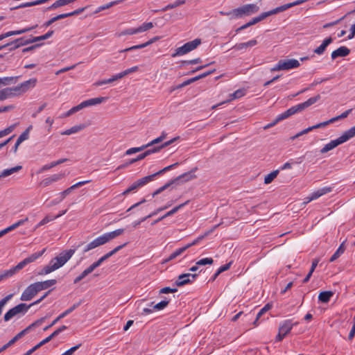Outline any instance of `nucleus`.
I'll use <instances>...</instances> for the list:
<instances>
[{
    "mask_svg": "<svg viewBox=\"0 0 355 355\" xmlns=\"http://www.w3.org/2000/svg\"><path fill=\"white\" fill-rule=\"evenodd\" d=\"M75 249H70L69 250L62 251L57 257L53 258L48 265L45 266L43 269L39 272V275H44L49 274L62 266H63L74 254Z\"/></svg>",
    "mask_w": 355,
    "mask_h": 355,
    "instance_id": "1",
    "label": "nucleus"
},
{
    "mask_svg": "<svg viewBox=\"0 0 355 355\" xmlns=\"http://www.w3.org/2000/svg\"><path fill=\"white\" fill-rule=\"evenodd\" d=\"M320 95L318 94L314 97H311L309 98L307 101H306L304 103H300L298 105H294L287 110H286L284 112L279 114L277 116V121H281L282 120H284L291 116L303 111L306 108L309 107V106L312 105L313 104L315 103L318 100L320 99Z\"/></svg>",
    "mask_w": 355,
    "mask_h": 355,
    "instance_id": "2",
    "label": "nucleus"
},
{
    "mask_svg": "<svg viewBox=\"0 0 355 355\" xmlns=\"http://www.w3.org/2000/svg\"><path fill=\"white\" fill-rule=\"evenodd\" d=\"M178 164H179V163L176 162L175 164H171L170 166H168L164 168L163 169L159 171L157 173H153L152 175H147V176H145L144 178H141L137 180L132 185H130L126 190H125L122 193V195H123V196L127 195L129 193L135 191V189L144 186L145 184H146L149 182L153 181L154 180V178L156 177L157 175L163 174L164 173H165V172H166V171L173 168L174 167H175Z\"/></svg>",
    "mask_w": 355,
    "mask_h": 355,
    "instance_id": "3",
    "label": "nucleus"
},
{
    "mask_svg": "<svg viewBox=\"0 0 355 355\" xmlns=\"http://www.w3.org/2000/svg\"><path fill=\"white\" fill-rule=\"evenodd\" d=\"M31 308V305H27L24 303H21L13 308L8 310L3 316L5 322H8L11 319L17 317L19 318L24 315Z\"/></svg>",
    "mask_w": 355,
    "mask_h": 355,
    "instance_id": "4",
    "label": "nucleus"
},
{
    "mask_svg": "<svg viewBox=\"0 0 355 355\" xmlns=\"http://www.w3.org/2000/svg\"><path fill=\"white\" fill-rule=\"evenodd\" d=\"M354 136L352 133H351L350 130H347L345 131L340 137L338 138L331 140L329 143L324 145V146L320 150V153L324 154L327 153L328 151L335 148L338 146L347 141L350 139L353 138Z\"/></svg>",
    "mask_w": 355,
    "mask_h": 355,
    "instance_id": "5",
    "label": "nucleus"
},
{
    "mask_svg": "<svg viewBox=\"0 0 355 355\" xmlns=\"http://www.w3.org/2000/svg\"><path fill=\"white\" fill-rule=\"evenodd\" d=\"M259 10V7L254 3H249L242 6L233 10L234 18H241L244 16H250L257 13Z\"/></svg>",
    "mask_w": 355,
    "mask_h": 355,
    "instance_id": "6",
    "label": "nucleus"
},
{
    "mask_svg": "<svg viewBox=\"0 0 355 355\" xmlns=\"http://www.w3.org/2000/svg\"><path fill=\"white\" fill-rule=\"evenodd\" d=\"M196 176L195 175H193L191 172L185 173L182 175H179L174 180H171L169 182L166 183L164 186L161 187L158 189H157L155 192L153 193V197H155V196L159 194L163 191L166 190L167 188H168L171 184H174L176 182H187L190 180L196 178Z\"/></svg>",
    "mask_w": 355,
    "mask_h": 355,
    "instance_id": "7",
    "label": "nucleus"
},
{
    "mask_svg": "<svg viewBox=\"0 0 355 355\" xmlns=\"http://www.w3.org/2000/svg\"><path fill=\"white\" fill-rule=\"evenodd\" d=\"M201 44V40L200 39H195L191 42H188L185 43L184 45H182L180 47H178L176 49L175 52L172 54V57H176L178 55H184L195 49L198 47Z\"/></svg>",
    "mask_w": 355,
    "mask_h": 355,
    "instance_id": "8",
    "label": "nucleus"
},
{
    "mask_svg": "<svg viewBox=\"0 0 355 355\" xmlns=\"http://www.w3.org/2000/svg\"><path fill=\"white\" fill-rule=\"evenodd\" d=\"M300 65V62L295 59L280 60L277 64L271 69V71L289 70L297 68Z\"/></svg>",
    "mask_w": 355,
    "mask_h": 355,
    "instance_id": "9",
    "label": "nucleus"
},
{
    "mask_svg": "<svg viewBox=\"0 0 355 355\" xmlns=\"http://www.w3.org/2000/svg\"><path fill=\"white\" fill-rule=\"evenodd\" d=\"M45 249L42 250L40 252H35L34 254H32L27 258L24 259L23 261H20L17 266L12 267L10 268V270L12 271L13 275L18 272L19 270H21L24 267H25L27 264L32 263L35 261L37 259L40 257L43 253L44 252Z\"/></svg>",
    "mask_w": 355,
    "mask_h": 355,
    "instance_id": "10",
    "label": "nucleus"
},
{
    "mask_svg": "<svg viewBox=\"0 0 355 355\" xmlns=\"http://www.w3.org/2000/svg\"><path fill=\"white\" fill-rule=\"evenodd\" d=\"M298 323H293L291 320H286L283 321L279 327V333L276 336V341H282L285 336L291 331L294 325H297Z\"/></svg>",
    "mask_w": 355,
    "mask_h": 355,
    "instance_id": "11",
    "label": "nucleus"
},
{
    "mask_svg": "<svg viewBox=\"0 0 355 355\" xmlns=\"http://www.w3.org/2000/svg\"><path fill=\"white\" fill-rule=\"evenodd\" d=\"M105 99H106V98H105V97H98V98H89L88 100L84 101L82 103H80L79 105L71 108L70 109L71 113L73 114L85 107L101 104V103L105 101Z\"/></svg>",
    "mask_w": 355,
    "mask_h": 355,
    "instance_id": "12",
    "label": "nucleus"
},
{
    "mask_svg": "<svg viewBox=\"0 0 355 355\" xmlns=\"http://www.w3.org/2000/svg\"><path fill=\"white\" fill-rule=\"evenodd\" d=\"M40 292L37 284L33 283L29 285L22 293L20 300L30 301Z\"/></svg>",
    "mask_w": 355,
    "mask_h": 355,
    "instance_id": "13",
    "label": "nucleus"
},
{
    "mask_svg": "<svg viewBox=\"0 0 355 355\" xmlns=\"http://www.w3.org/2000/svg\"><path fill=\"white\" fill-rule=\"evenodd\" d=\"M198 276L197 274L184 273L178 276L175 282L176 286H182L185 284L192 282Z\"/></svg>",
    "mask_w": 355,
    "mask_h": 355,
    "instance_id": "14",
    "label": "nucleus"
},
{
    "mask_svg": "<svg viewBox=\"0 0 355 355\" xmlns=\"http://www.w3.org/2000/svg\"><path fill=\"white\" fill-rule=\"evenodd\" d=\"M81 304V302L78 303L74 304L72 306L64 311L63 313L60 314L55 320L52 321V322L47 327H46L44 330L46 331L48 329L51 328L53 325H55L58 322H59L61 319L66 317L67 315L73 312L76 308H78Z\"/></svg>",
    "mask_w": 355,
    "mask_h": 355,
    "instance_id": "15",
    "label": "nucleus"
},
{
    "mask_svg": "<svg viewBox=\"0 0 355 355\" xmlns=\"http://www.w3.org/2000/svg\"><path fill=\"white\" fill-rule=\"evenodd\" d=\"M65 176L64 173H60L58 174H53L48 178H44L41 182L40 185L43 187H46L53 184V182H58L62 180Z\"/></svg>",
    "mask_w": 355,
    "mask_h": 355,
    "instance_id": "16",
    "label": "nucleus"
},
{
    "mask_svg": "<svg viewBox=\"0 0 355 355\" xmlns=\"http://www.w3.org/2000/svg\"><path fill=\"white\" fill-rule=\"evenodd\" d=\"M105 241L103 238V234L101 235L100 236L96 238L95 239H94L92 241H91L90 243H89L87 245H85L84 250H83V252H87L92 249H94L97 247H99L101 245H103L104 244H105Z\"/></svg>",
    "mask_w": 355,
    "mask_h": 355,
    "instance_id": "17",
    "label": "nucleus"
},
{
    "mask_svg": "<svg viewBox=\"0 0 355 355\" xmlns=\"http://www.w3.org/2000/svg\"><path fill=\"white\" fill-rule=\"evenodd\" d=\"M334 42V39L331 37H327L322 42V43L316 49H314L313 52L317 55H322L327 47Z\"/></svg>",
    "mask_w": 355,
    "mask_h": 355,
    "instance_id": "18",
    "label": "nucleus"
},
{
    "mask_svg": "<svg viewBox=\"0 0 355 355\" xmlns=\"http://www.w3.org/2000/svg\"><path fill=\"white\" fill-rule=\"evenodd\" d=\"M350 53V50L346 46H340L331 53V57L332 60H335L338 57H345Z\"/></svg>",
    "mask_w": 355,
    "mask_h": 355,
    "instance_id": "19",
    "label": "nucleus"
},
{
    "mask_svg": "<svg viewBox=\"0 0 355 355\" xmlns=\"http://www.w3.org/2000/svg\"><path fill=\"white\" fill-rule=\"evenodd\" d=\"M159 39V37H157H157H153L152 39H150V40H148V42H146L145 43H143V44H138V45H135V46H132L131 47H129V48L125 49L123 50H121V51H120V52H128V51H131L136 50V49H143L144 47H146V46L150 45L151 44L154 43L155 42L157 41Z\"/></svg>",
    "mask_w": 355,
    "mask_h": 355,
    "instance_id": "20",
    "label": "nucleus"
},
{
    "mask_svg": "<svg viewBox=\"0 0 355 355\" xmlns=\"http://www.w3.org/2000/svg\"><path fill=\"white\" fill-rule=\"evenodd\" d=\"M85 9H86V7L80 8L75 10L74 11L71 12L58 15L55 16V18L56 21H58V20L62 19H64L68 17L78 15L82 13L83 12H84L85 10Z\"/></svg>",
    "mask_w": 355,
    "mask_h": 355,
    "instance_id": "21",
    "label": "nucleus"
},
{
    "mask_svg": "<svg viewBox=\"0 0 355 355\" xmlns=\"http://www.w3.org/2000/svg\"><path fill=\"white\" fill-rule=\"evenodd\" d=\"M37 82V78H33L26 81L21 83L20 84V85H21V87H22L23 92L25 93L28 89L33 88L36 85Z\"/></svg>",
    "mask_w": 355,
    "mask_h": 355,
    "instance_id": "22",
    "label": "nucleus"
},
{
    "mask_svg": "<svg viewBox=\"0 0 355 355\" xmlns=\"http://www.w3.org/2000/svg\"><path fill=\"white\" fill-rule=\"evenodd\" d=\"M157 149H152V148H149L147 150H146L144 153L139 155L136 158L130 159L129 161V164H133L137 161L141 160V159H144L145 157H146L147 156H148L153 153H157Z\"/></svg>",
    "mask_w": 355,
    "mask_h": 355,
    "instance_id": "23",
    "label": "nucleus"
},
{
    "mask_svg": "<svg viewBox=\"0 0 355 355\" xmlns=\"http://www.w3.org/2000/svg\"><path fill=\"white\" fill-rule=\"evenodd\" d=\"M257 44V41L256 40H250V41H248L247 42L236 44H235L233 48L235 49L237 51H241V50H243L244 49H247L248 47L254 46Z\"/></svg>",
    "mask_w": 355,
    "mask_h": 355,
    "instance_id": "24",
    "label": "nucleus"
},
{
    "mask_svg": "<svg viewBox=\"0 0 355 355\" xmlns=\"http://www.w3.org/2000/svg\"><path fill=\"white\" fill-rule=\"evenodd\" d=\"M37 286L39 287L40 291L47 289L57 283L55 279H49L44 282H37Z\"/></svg>",
    "mask_w": 355,
    "mask_h": 355,
    "instance_id": "25",
    "label": "nucleus"
},
{
    "mask_svg": "<svg viewBox=\"0 0 355 355\" xmlns=\"http://www.w3.org/2000/svg\"><path fill=\"white\" fill-rule=\"evenodd\" d=\"M185 2H186L185 0H176L173 3H169L167 6H166L165 7L162 8L161 10H155V12H159V11L165 12L166 10H168L175 8L176 7H178L180 6H182V5L184 4Z\"/></svg>",
    "mask_w": 355,
    "mask_h": 355,
    "instance_id": "26",
    "label": "nucleus"
},
{
    "mask_svg": "<svg viewBox=\"0 0 355 355\" xmlns=\"http://www.w3.org/2000/svg\"><path fill=\"white\" fill-rule=\"evenodd\" d=\"M333 295L332 291H323L319 294L318 300L323 303H327Z\"/></svg>",
    "mask_w": 355,
    "mask_h": 355,
    "instance_id": "27",
    "label": "nucleus"
},
{
    "mask_svg": "<svg viewBox=\"0 0 355 355\" xmlns=\"http://www.w3.org/2000/svg\"><path fill=\"white\" fill-rule=\"evenodd\" d=\"M170 302V300H167L166 298L160 302L155 304L154 302H151L150 306H152L154 310L155 311H160L164 309L165 307L167 306Z\"/></svg>",
    "mask_w": 355,
    "mask_h": 355,
    "instance_id": "28",
    "label": "nucleus"
},
{
    "mask_svg": "<svg viewBox=\"0 0 355 355\" xmlns=\"http://www.w3.org/2000/svg\"><path fill=\"white\" fill-rule=\"evenodd\" d=\"M85 126L83 124H80L78 125H75V126H73L71 128L62 132L61 134L63 135H70L76 133V132L82 130L83 129L85 128Z\"/></svg>",
    "mask_w": 355,
    "mask_h": 355,
    "instance_id": "29",
    "label": "nucleus"
},
{
    "mask_svg": "<svg viewBox=\"0 0 355 355\" xmlns=\"http://www.w3.org/2000/svg\"><path fill=\"white\" fill-rule=\"evenodd\" d=\"M72 2V0H58L55 3H53L51 6L47 8V10H54L57 8L68 5Z\"/></svg>",
    "mask_w": 355,
    "mask_h": 355,
    "instance_id": "30",
    "label": "nucleus"
},
{
    "mask_svg": "<svg viewBox=\"0 0 355 355\" xmlns=\"http://www.w3.org/2000/svg\"><path fill=\"white\" fill-rule=\"evenodd\" d=\"M345 250V248L344 246V242L340 244L337 250L334 252V254L331 257L329 261L334 262L336 261Z\"/></svg>",
    "mask_w": 355,
    "mask_h": 355,
    "instance_id": "31",
    "label": "nucleus"
},
{
    "mask_svg": "<svg viewBox=\"0 0 355 355\" xmlns=\"http://www.w3.org/2000/svg\"><path fill=\"white\" fill-rule=\"evenodd\" d=\"M21 168V166H17L15 167L3 170L0 174V179L1 178H6L12 175V173L17 172Z\"/></svg>",
    "mask_w": 355,
    "mask_h": 355,
    "instance_id": "32",
    "label": "nucleus"
},
{
    "mask_svg": "<svg viewBox=\"0 0 355 355\" xmlns=\"http://www.w3.org/2000/svg\"><path fill=\"white\" fill-rule=\"evenodd\" d=\"M12 97L13 94L11 93V90L9 87H6L0 90V101Z\"/></svg>",
    "mask_w": 355,
    "mask_h": 355,
    "instance_id": "33",
    "label": "nucleus"
},
{
    "mask_svg": "<svg viewBox=\"0 0 355 355\" xmlns=\"http://www.w3.org/2000/svg\"><path fill=\"white\" fill-rule=\"evenodd\" d=\"M28 220V218L26 217V218L21 219V220H18L17 222L13 223L12 225L6 228V230H7L8 232H9L14 230L15 229L19 227V226L23 225Z\"/></svg>",
    "mask_w": 355,
    "mask_h": 355,
    "instance_id": "34",
    "label": "nucleus"
},
{
    "mask_svg": "<svg viewBox=\"0 0 355 355\" xmlns=\"http://www.w3.org/2000/svg\"><path fill=\"white\" fill-rule=\"evenodd\" d=\"M189 202V200H187L185 202L182 203V204H180L178 206H176L174 208H173L171 210H170L169 211H168L167 213H166L164 215V217H165V218L166 217H168V216H171L173 214H175L176 212H178V210H180L181 208H182L184 206H185L186 205H187L188 203Z\"/></svg>",
    "mask_w": 355,
    "mask_h": 355,
    "instance_id": "35",
    "label": "nucleus"
},
{
    "mask_svg": "<svg viewBox=\"0 0 355 355\" xmlns=\"http://www.w3.org/2000/svg\"><path fill=\"white\" fill-rule=\"evenodd\" d=\"M279 170H275L268 174L264 178V183L266 184L271 183L273 181V180L277 176Z\"/></svg>",
    "mask_w": 355,
    "mask_h": 355,
    "instance_id": "36",
    "label": "nucleus"
},
{
    "mask_svg": "<svg viewBox=\"0 0 355 355\" xmlns=\"http://www.w3.org/2000/svg\"><path fill=\"white\" fill-rule=\"evenodd\" d=\"M9 44H10V45H12L13 44H18V45H19V47H20V46H23L27 45L28 44H31V42H30V38L26 39L25 37H20V38L15 40L14 41H12V42H10Z\"/></svg>",
    "mask_w": 355,
    "mask_h": 355,
    "instance_id": "37",
    "label": "nucleus"
},
{
    "mask_svg": "<svg viewBox=\"0 0 355 355\" xmlns=\"http://www.w3.org/2000/svg\"><path fill=\"white\" fill-rule=\"evenodd\" d=\"M291 6H290V4L289 3H286V4H284V5H282V6H280L279 7H277L271 10L270 11V13H271V15H276L279 12H284L285 10H286L287 9L290 8Z\"/></svg>",
    "mask_w": 355,
    "mask_h": 355,
    "instance_id": "38",
    "label": "nucleus"
},
{
    "mask_svg": "<svg viewBox=\"0 0 355 355\" xmlns=\"http://www.w3.org/2000/svg\"><path fill=\"white\" fill-rule=\"evenodd\" d=\"M18 76H15V77H4V78H0V85H8L12 83H13V81L15 80V82L17 80V79H18Z\"/></svg>",
    "mask_w": 355,
    "mask_h": 355,
    "instance_id": "39",
    "label": "nucleus"
},
{
    "mask_svg": "<svg viewBox=\"0 0 355 355\" xmlns=\"http://www.w3.org/2000/svg\"><path fill=\"white\" fill-rule=\"evenodd\" d=\"M139 33L137 28H130L125 29L118 34V36L121 37L125 35H134Z\"/></svg>",
    "mask_w": 355,
    "mask_h": 355,
    "instance_id": "40",
    "label": "nucleus"
},
{
    "mask_svg": "<svg viewBox=\"0 0 355 355\" xmlns=\"http://www.w3.org/2000/svg\"><path fill=\"white\" fill-rule=\"evenodd\" d=\"M154 25L152 22H145L142 24L140 26L137 27L139 33L145 32L152 28H153Z\"/></svg>",
    "mask_w": 355,
    "mask_h": 355,
    "instance_id": "41",
    "label": "nucleus"
},
{
    "mask_svg": "<svg viewBox=\"0 0 355 355\" xmlns=\"http://www.w3.org/2000/svg\"><path fill=\"white\" fill-rule=\"evenodd\" d=\"M146 148H147V146H146V145H143L140 147L131 148L126 150L125 154L128 155H130L133 153H136L142 151L143 150H144Z\"/></svg>",
    "mask_w": 355,
    "mask_h": 355,
    "instance_id": "42",
    "label": "nucleus"
},
{
    "mask_svg": "<svg viewBox=\"0 0 355 355\" xmlns=\"http://www.w3.org/2000/svg\"><path fill=\"white\" fill-rule=\"evenodd\" d=\"M9 88L11 90V93H12V94H13V97L16 96H19L24 93L23 92L22 87H21L20 85H18L13 87H9Z\"/></svg>",
    "mask_w": 355,
    "mask_h": 355,
    "instance_id": "43",
    "label": "nucleus"
},
{
    "mask_svg": "<svg viewBox=\"0 0 355 355\" xmlns=\"http://www.w3.org/2000/svg\"><path fill=\"white\" fill-rule=\"evenodd\" d=\"M352 109H349V110H346L345 112L342 113L340 115L331 119L330 122L334 123L339 119H343L346 118L352 112Z\"/></svg>",
    "mask_w": 355,
    "mask_h": 355,
    "instance_id": "44",
    "label": "nucleus"
},
{
    "mask_svg": "<svg viewBox=\"0 0 355 355\" xmlns=\"http://www.w3.org/2000/svg\"><path fill=\"white\" fill-rule=\"evenodd\" d=\"M214 262V260L211 257H207L202 259H200L196 262V265L198 266H205V265H211Z\"/></svg>",
    "mask_w": 355,
    "mask_h": 355,
    "instance_id": "45",
    "label": "nucleus"
},
{
    "mask_svg": "<svg viewBox=\"0 0 355 355\" xmlns=\"http://www.w3.org/2000/svg\"><path fill=\"white\" fill-rule=\"evenodd\" d=\"M178 139V137H175L168 141L164 142L162 145L159 146H154L152 148V149H157V152L159 151L161 149H162L164 147H166L171 144H172L175 141H176Z\"/></svg>",
    "mask_w": 355,
    "mask_h": 355,
    "instance_id": "46",
    "label": "nucleus"
},
{
    "mask_svg": "<svg viewBox=\"0 0 355 355\" xmlns=\"http://www.w3.org/2000/svg\"><path fill=\"white\" fill-rule=\"evenodd\" d=\"M32 126H29L21 135H19L18 139H17L18 142L21 143L22 141L28 139V132L29 130L31 129Z\"/></svg>",
    "mask_w": 355,
    "mask_h": 355,
    "instance_id": "47",
    "label": "nucleus"
},
{
    "mask_svg": "<svg viewBox=\"0 0 355 355\" xmlns=\"http://www.w3.org/2000/svg\"><path fill=\"white\" fill-rule=\"evenodd\" d=\"M118 3H119L118 1H112L110 3H108L107 4H105V5L101 6L98 8L96 12L108 9V8H111L112 6L116 5Z\"/></svg>",
    "mask_w": 355,
    "mask_h": 355,
    "instance_id": "48",
    "label": "nucleus"
},
{
    "mask_svg": "<svg viewBox=\"0 0 355 355\" xmlns=\"http://www.w3.org/2000/svg\"><path fill=\"white\" fill-rule=\"evenodd\" d=\"M88 275H89V272L87 270V269H85L78 277H76L74 279L73 283L78 284L81 280H83L84 278H85Z\"/></svg>",
    "mask_w": 355,
    "mask_h": 355,
    "instance_id": "49",
    "label": "nucleus"
},
{
    "mask_svg": "<svg viewBox=\"0 0 355 355\" xmlns=\"http://www.w3.org/2000/svg\"><path fill=\"white\" fill-rule=\"evenodd\" d=\"M245 95V90L244 89H237L234 93H232L230 96L231 99H236L239 98Z\"/></svg>",
    "mask_w": 355,
    "mask_h": 355,
    "instance_id": "50",
    "label": "nucleus"
},
{
    "mask_svg": "<svg viewBox=\"0 0 355 355\" xmlns=\"http://www.w3.org/2000/svg\"><path fill=\"white\" fill-rule=\"evenodd\" d=\"M55 219V218H53V216H45L35 227V229L41 227L42 225H44L52 220H53Z\"/></svg>",
    "mask_w": 355,
    "mask_h": 355,
    "instance_id": "51",
    "label": "nucleus"
},
{
    "mask_svg": "<svg viewBox=\"0 0 355 355\" xmlns=\"http://www.w3.org/2000/svg\"><path fill=\"white\" fill-rule=\"evenodd\" d=\"M320 196H322L320 194V190L318 189V191L313 192L310 197H307L306 198V200L304 202V203L306 204V203L311 202V200L318 199Z\"/></svg>",
    "mask_w": 355,
    "mask_h": 355,
    "instance_id": "52",
    "label": "nucleus"
},
{
    "mask_svg": "<svg viewBox=\"0 0 355 355\" xmlns=\"http://www.w3.org/2000/svg\"><path fill=\"white\" fill-rule=\"evenodd\" d=\"M103 238H104L106 243H108L109 241H110L111 240L116 238V236L115 235V233L114 232V231L105 233L103 234Z\"/></svg>",
    "mask_w": 355,
    "mask_h": 355,
    "instance_id": "53",
    "label": "nucleus"
},
{
    "mask_svg": "<svg viewBox=\"0 0 355 355\" xmlns=\"http://www.w3.org/2000/svg\"><path fill=\"white\" fill-rule=\"evenodd\" d=\"M209 234V232L205 233L204 235L198 236L196 239H195L193 242L189 243L186 245L187 248L192 247L193 245H197L201 240H202L206 236H207Z\"/></svg>",
    "mask_w": 355,
    "mask_h": 355,
    "instance_id": "54",
    "label": "nucleus"
},
{
    "mask_svg": "<svg viewBox=\"0 0 355 355\" xmlns=\"http://www.w3.org/2000/svg\"><path fill=\"white\" fill-rule=\"evenodd\" d=\"M271 15V13H270V11H268V12H262L261 15H259V16L257 17H255L254 19L255 20L257 21V23L260 22L261 21L265 19L266 18H267L268 17L270 16Z\"/></svg>",
    "mask_w": 355,
    "mask_h": 355,
    "instance_id": "55",
    "label": "nucleus"
},
{
    "mask_svg": "<svg viewBox=\"0 0 355 355\" xmlns=\"http://www.w3.org/2000/svg\"><path fill=\"white\" fill-rule=\"evenodd\" d=\"M12 276H13V274H12V271L10 270V269H9L8 270H5L2 272H0V282L4 279H7Z\"/></svg>",
    "mask_w": 355,
    "mask_h": 355,
    "instance_id": "56",
    "label": "nucleus"
},
{
    "mask_svg": "<svg viewBox=\"0 0 355 355\" xmlns=\"http://www.w3.org/2000/svg\"><path fill=\"white\" fill-rule=\"evenodd\" d=\"M330 123H332V122H330V119H329L328 121H324V122H322V123H318L316 125L311 126V128H312V130H315V129H317V128H324V127L327 126V125H329Z\"/></svg>",
    "mask_w": 355,
    "mask_h": 355,
    "instance_id": "57",
    "label": "nucleus"
},
{
    "mask_svg": "<svg viewBox=\"0 0 355 355\" xmlns=\"http://www.w3.org/2000/svg\"><path fill=\"white\" fill-rule=\"evenodd\" d=\"M80 346H81V344H78L74 347H72L69 349L67 350L62 355H71L74 352H76L78 349H79Z\"/></svg>",
    "mask_w": 355,
    "mask_h": 355,
    "instance_id": "58",
    "label": "nucleus"
},
{
    "mask_svg": "<svg viewBox=\"0 0 355 355\" xmlns=\"http://www.w3.org/2000/svg\"><path fill=\"white\" fill-rule=\"evenodd\" d=\"M101 264H99L98 261H96L94 262L92 265H90L88 268H87V270L90 273H92L96 268L99 267Z\"/></svg>",
    "mask_w": 355,
    "mask_h": 355,
    "instance_id": "59",
    "label": "nucleus"
},
{
    "mask_svg": "<svg viewBox=\"0 0 355 355\" xmlns=\"http://www.w3.org/2000/svg\"><path fill=\"white\" fill-rule=\"evenodd\" d=\"M47 105V103H42L39 107L38 109L37 110L36 112H35L33 114H32V117L33 118H35L38 114H40L41 112H42L44 110V109L46 107Z\"/></svg>",
    "mask_w": 355,
    "mask_h": 355,
    "instance_id": "60",
    "label": "nucleus"
},
{
    "mask_svg": "<svg viewBox=\"0 0 355 355\" xmlns=\"http://www.w3.org/2000/svg\"><path fill=\"white\" fill-rule=\"evenodd\" d=\"M231 264H232V262H230V263H226V264H225L223 266H221L218 269V274H220L221 272H225V271L229 270L230 266H231Z\"/></svg>",
    "mask_w": 355,
    "mask_h": 355,
    "instance_id": "61",
    "label": "nucleus"
},
{
    "mask_svg": "<svg viewBox=\"0 0 355 355\" xmlns=\"http://www.w3.org/2000/svg\"><path fill=\"white\" fill-rule=\"evenodd\" d=\"M55 166H55V162H51L50 164H45V165H44V166L41 168V169H40V172L41 173V172H43V171H45L49 170V169H51V168L55 167Z\"/></svg>",
    "mask_w": 355,
    "mask_h": 355,
    "instance_id": "62",
    "label": "nucleus"
},
{
    "mask_svg": "<svg viewBox=\"0 0 355 355\" xmlns=\"http://www.w3.org/2000/svg\"><path fill=\"white\" fill-rule=\"evenodd\" d=\"M178 291L177 288H171L170 287H164L163 288H162L160 291H159V293H175Z\"/></svg>",
    "mask_w": 355,
    "mask_h": 355,
    "instance_id": "63",
    "label": "nucleus"
},
{
    "mask_svg": "<svg viewBox=\"0 0 355 355\" xmlns=\"http://www.w3.org/2000/svg\"><path fill=\"white\" fill-rule=\"evenodd\" d=\"M73 189H71V186L70 187H69L68 189H65L64 191H63L62 192H61L60 193V196L61 197V198L62 200H64L65 198V197L67 196H68L69 194L71 193V192L73 191Z\"/></svg>",
    "mask_w": 355,
    "mask_h": 355,
    "instance_id": "64",
    "label": "nucleus"
}]
</instances>
